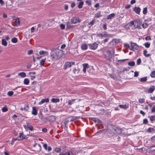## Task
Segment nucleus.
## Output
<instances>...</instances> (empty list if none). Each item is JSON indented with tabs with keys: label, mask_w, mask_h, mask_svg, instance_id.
Returning <instances> with one entry per match:
<instances>
[{
	"label": "nucleus",
	"mask_w": 155,
	"mask_h": 155,
	"mask_svg": "<svg viewBox=\"0 0 155 155\" xmlns=\"http://www.w3.org/2000/svg\"><path fill=\"white\" fill-rule=\"evenodd\" d=\"M18 75L21 78H24L26 76V73L24 72H20L18 74Z\"/></svg>",
	"instance_id": "4be33fe9"
},
{
	"label": "nucleus",
	"mask_w": 155,
	"mask_h": 155,
	"mask_svg": "<svg viewBox=\"0 0 155 155\" xmlns=\"http://www.w3.org/2000/svg\"><path fill=\"white\" fill-rule=\"evenodd\" d=\"M60 27L63 30L65 29V25H64L63 24H61L60 25Z\"/></svg>",
	"instance_id": "37998d69"
},
{
	"label": "nucleus",
	"mask_w": 155,
	"mask_h": 155,
	"mask_svg": "<svg viewBox=\"0 0 155 155\" xmlns=\"http://www.w3.org/2000/svg\"><path fill=\"white\" fill-rule=\"evenodd\" d=\"M76 100V99H72L71 100H68L67 101L68 105H71L74 104Z\"/></svg>",
	"instance_id": "f3484780"
},
{
	"label": "nucleus",
	"mask_w": 155,
	"mask_h": 155,
	"mask_svg": "<svg viewBox=\"0 0 155 155\" xmlns=\"http://www.w3.org/2000/svg\"><path fill=\"white\" fill-rule=\"evenodd\" d=\"M74 62H66L64 65V68L66 70L68 68L71 67L74 64Z\"/></svg>",
	"instance_id": "423d86ee"
},
{
	"label": "nucleus",
	"mask_w": 155,
	"mask_h": 155,
	"mask_svg": "<svg viewBox=\"0 0 155 155\" xmlns=\"http://www.w3.org/2000/svg\"><path fill=\"white\" fill-rule=\"evenodd\" d=\"M39 54L40 55H43L45 54L46 55L48 54V53L47 51H45L43 50H41L39 52Z\"/></svg>",
	"instance_id": "393cba45"
},
{
	"label": "nucleus",
	"mask_w": 155,
	"mask_h": 155,
	"mask_svg": "<svg viewBox=\"0 0 155 155\" xmlns=\"http://www.w3.org/2000/svg\"><path fill=\"white\" fill-rule=\"evenodd\" d=\"M150 76L151 77L153 78L155 77V71H154L152 72L150 74Z\"/></svg>",
	"instance_id": "3c124183"
},
{
	"label": "nucleus",
	"mask_w": 155,
	"mask_h": 155,
	"mask_svg": "<svg viewBox=\"0 0 155 155\" xmlns=\"http://www.w3.org/2000/svg\"><path fill=\"white\" fill-rule=\"evenodd\" d=\"M88 48V45L86 44H83L81 45V49L83 50H86Z\"/></svg>",
	"instance_id": "aec40b11"
},
{
	"label": "nucleus",
	"mask_w": 155,
	"mask_h": 155,
	"mask_svg": "<svg viewBox=\"0 0 155 155\" xmlns=\"http://www.w3.org/2000/svg\"><path fill=\"white\" fill-rule=\"evenodd\" d=\"M148 123V120L147 119H144L143 120V123L146 124Z\"/></svg>",
	"instance_id": "774afa93"
},
{
	"label": "nucleus",
	"mask_w": 155,
	"mask_h": 155,
	"mask_svg": "<svg viewBox=\"0 0 155 155\" xmlns=\"http://www.w3.org/2000/svg\"><path fill=\"white\" fill-rule=\"evenodd\" d=\"M88 45L90 49L94 50L97 48L98 44L96 42H94L93 43L90 44H88Z\"/></svg>",
	"instance_id": "39448f33"
},
{
	"label": "nucleus",
	"mask_w": 155,
	"mask_h": 155,
	"mask_svg": "<svg viewBox=\"0 0 155 155\" xmlns=\"http://www.w3.org/2000/svg\"><path fill=\"white\" fill-rule=\"evenodd\" d=\"M51 50L52 52V53H51V54H53L54 56H56V52L53 51V49H51Z\"/></svg>",
	"instance_id": "052dcab7"
},
{
	"label": "nucleus",
	"mask_w": 155,
	"mask_h": 155,
	"mask_svg": "<svg viewBox=\"0 0 155 155\" xmlns=\"http://www.w3.org/2000/svg\"><path fill=\"white\" fill-rule=\"evenodd\" d=\"M141 62V60L140 58L138 59L137 61V65H139Z\"/></svg>",
	"instance_id": "5fc2aeb1"
},
{
	"label": "nucleus",
	"mask_w": 155,
	"mask_h": 155,
	"mask_svg": "<svg viewBox=\"0 0 155 155\" xmlns=\"http://www.w3.org/2000/svg\"><path fill=\"white\" fill-rule=\"evenodd\" d=\"M148 24L146 23H144L142 24V26L143 28H146L148 26Z\"/></svg>",
	"instance_id": "cd10ccee"
},
{
	"label": "nucleus",
	"mask_w": 155,
	"mask_h": 155,
	"mask_svg": "<svg viewBox=\"0 0 155 155\" xmlns=\"http://www.w3.org/2000/svg\"><path fill=\"white\" fill-rule=\"evenodd\" d=\"M145 39L146 40H151V38L150 36H147L145 38Z\"/></svg>",
	"instance_id": "e2e57ef3"
},
{
	"label": "nucleus",
	"mask_w": 155,
	"mask_h": 155,
	"mask_svg": "<svg viewBox=\"0 0 155 155\" xmlns=\"http://www.w3.org/2000/svg\"><path fill=\"white\" fill-rule=\"evenodd\" d=\"M23 140V137H22V133H20L18 137L15 139H14V140Z\"/></svg>",
	"instance_id": "412c9836"
},
{
	"label": "nucleus",
	"mask_w": 155,
	"mask_h": 155,
	"mask_svg": "<svg viewBox=\"0 0 155 155\" xmlns=\"http://www.w3.org/2000/svg\"><path fill=\"white\" fill-rule=\"evenodd\" d=\"M69 121L68 120H65L64 121L63 123L65 126H66L68 124V123Z\"/></svg>",
	"instance_id": "864d4df0"
},
{
	"label": "nucleus",
	"mask_w": 155,
	"mask_h": 155,
	"mask_svg": "<svg viewBox=\"0 0 155 155\" xmlns=\"http://www.w3.org/2000/svg\"><path fill=\"white\" fill-rule=\"evenodd\" d=\"M155 89V86H151L149 88H146L144 89V91L147 93H152Z\"/></svg>",
	"instance_id": "7ed1b4c3"
},
{
	"label": "nucleus",
	"mask_w": 155,
	"mask_h": 155,
	"mask_svg": "<svg viewBox=\"0 0 155 155\" xmlns=\"http://www.w3.org/2000/svg\"><path fill=\"white\" fill-rule=\"evenodd\" d=\"M61 149L58 147H56L54 150V151L57 153H59L61 151Z\"/></svg>",
	"instance_id": "4c0bfd02"
},
{
	"label": "nucleus",
	"mask_w": 155,
	"mask_h": 155,
	"mask_svg": "<svg viewBox=\"0 0 155 155\" xmlns=\"http://www.w3.org/2000/svg\"><path fill=\"white\" fill-rule=\"evenodd\" d=\"M47 120L49 122H54L56 120V116L54 115H51L48 117Z\"/></svg>",
	"instance_id": "6e6552de"
},
{
	"label": "nucleus",
	"mask_w": 155,
	"mask_h": 155,
	"mask_svg": "<svg viewBox=\"0 0 155 155\" xmlns=\"http://www.w3.org/2000/svg\"><path fill=\"white\" fill-rule=\"evenodd\" d=\"M120 40L118 39H113L110 43L112 44L113 45H116L120 42Z\"/></svg>",
	"instance_id": "ddd939ff"
},
{
	"label": "nucleus",
	"mask_w": 155,
	"mask_h": 155,
	"mask_svg": "<svg viewBox=\"0 0 155 155\" xmlns=\"http://www.w3.org/2000/svg\"><path fill=\"white\" fill-rule=\"evenodd\" d=\"M53 51L56 52V56H54L53 54L51 55V57L53 59L57 60L60 58L63 55V51L57 49H53Z\"/></svg>",
	"instance_id": "f257e3e1"
},
{
	"label": "nucleus",
	"mask_w": 155,
	"mask_h": 155,
	"mask_svg": "<svg viewBox=\"0 0 155 155\" xmlns=\"http://www.w3.org/2000/svg\"><path fill=\"white\" fill-rule=\"evenodd\" d=\"M84 5V2H79L78 7L79 8H82L83 6Z\"/></svg>",
	"instance_id": "72a5a7b5"
},
{
	"label": "nucleus",
	"mask_w": 155,
	"mask_h": 155,
	"mask_svg": "<svg viewBox=\"0 0 155 155\" xmlns=\"http://www.w3.org/2000/svg\"><path fill=\"white\" fill-rule=\"evenodd\" d=\"M134 21L136 26V28L138 29L141 28L140 25L141 22L140 20H134Z\"/></svg>",
	"instance_id": "0eeeda50"
},
{
	"label": "nucleus",
	"mask_w": 155,
	"mask_h": 155,
	"mask_svg": "<svg viewBox=\"0 0 155 155\" xmlns=\"http://www.w3.org/2000/svg\"><path fill=\"white\" fill-rule=\"evenodd\" d=\"M103 28L104 30H106L107 29V24L106 23L104 24L103 25Z\"/></svg>",
	"instance_id": "13d9d810"
},
{
	"label": "nucleus",
	"mask_w": 155,
	"mask_h": 155,
	"mask_svg": "<svg viewBox=\"0 0 155 155\" xmlns=\"http://www.w3.org/2000/svg\"><path fill=\"white\" fill-rule=\"evenodd\" d=\"M15 22L17 25H19L20 23L19 20L18 18H17L15 19Z\"/></svg>",
	"instance_id": "8fccbe9b"
},
{
	"label": "nucleus",
	"mask_w": 155,
	"mask_h": 155,
	"mask_svg": "<svg viewBox=\"0 0 155 155\" xmlns=\"http://www.w3.org/2000/svg\"><path fill=\"white\" fill-rule=\"evenodd\" d=\"M83 68H89V65L88 64L85 63L83 64Z\"/></svg>",
	"instance_id": "58836bf2"
},
{
	"label": "nucleus",
	"mask_w": 155,
	"mask_h": 155,
	"mask_svg": "<svg viewBox=\"0 0 155 155\" xmlns=\"http://www.w3.org/2000/svg\"><path fill=\"white\" fill-rule=\"evenodd\" d=\"M128 60V59H122V60H119L118 61V62H119V63H121V62H124L125 61L127 60Z\"/></svg>",
	"instance_id": "bf43d9fd"
},
{
	"label": "nucleus",
	"mask_w": 155,
	"mask_h": 155,
	"mask_svg": "<svg viewBox=\"0 0 155 155\" xmlns=\"http://www.w3.org/2000/svg\"><path fill=\"white\" fill-rule=\"evenodd\" d=\"M60 100L59 98H52L51 101L53 103H56L59 102Z\"/></svg>",
	"instance_id": "bb28decb"
},
{
	"label": "nucleus",
	"mask_w": 155,
	"mask_h": 155,
	"mask_svg": "<svg viewBox=\"0 0 155 155\" xmlns=\"http://www.w3.org/2000/svg\"><path fill=\"white\" fill-rule=\"evenodd\" d=\"M24 127L25 129H28L30 130H32L33 129V127L28 123H27L24 126Z\"/></svg>",
	"instance_id": "9b49d317"
},
{
	"label": "nucleus",
	"mask_w": 155,
	"mask_h": 155,
	"mask_svg": "<svg viewBox=\"0 0 155 155\" xmlns=\"http://www.w3.org/2000/svg\"><path fill=\"white\" fill-rule=\"evenodd\" d=\"M46 61L45 58L41 60L40 62V64L41 66H44V64Z\"/></svg>",
	"instance_id": "c85d7f7f"
},
{
	"label": "nucleus",
	"mask_w": 155,
	"mask_h": 155,
	"mask_svg": "<svg viewBox=\"0 0 155 155\" xmlns=\"http://www.w3.org/2000/svg\"><path fill=\"white\" fill-rule=\"evenodd\" d=\"M150 119L151 121H153L155 120V116H152L150 117Z\"/></svg>",
	"instance_id": "a19ab883"
},
{
	"label": "nucleus",
	"mask_w": 155,
	"mask_h": 155,
	"mask_svg": "<svg viewBox=\"0 0 155 155\" xmlns=\"http://www.w3.org/2000/svg\"><path fill=\"white\" fill-rule=\"evenodd\" d=\"M141 9L139 7H135L133 9V11L136 13L139 14L140 13Z\"/></svg>",
	"instance_id": "2eb2a0df"
},
{
	"label": "nucleus",
	"mask_w": 155,
	"mask_h": 155,
	"mask_svg": "<svg viewBox=\"0 0 155 155\" xmlns=\"http://www.w3.org/2000/svg\"><path fill=\"white\" fill-rule=\"evenodd\" d=\"M147 50L145 49L143 51V54L144 56L146 57H148L150 56V54H147Z\"/></svg>",
	"instance_id": "5701e85b"
},
{
	"label": "nucleus",
	"mask_w": 155,
	"mask_h": 155,
	"mask_svg": "<svg viewBox=\"0 0 155 155\" xmlns=\"http://www.w3.org/2000/svg\"><path fill=\"white\" fill-rule=\"evenodd\" d=\"M147 80V77H144L140 78L139 80L141 82H145Z\"/></svg>",
	"instance_id": "7c9ffc66"
},
{
	"label": "nucleus",
	"mask_w": 155,
	"mask_h": 155,
	"mask_svg": "<svg viewBox=\"0 0 155 155\" xmlns=\"http://www.w3.org/2000/svg\"><path fill=\"white\" fill-rule=\"evenodd\" d=\"M2 44L5 46H6L7 45V42L6 41L5 39H3L2 40Z\"/></svg>",
	"instance_id": "c756f323"
},
{
	"label": "nucleus",
	"mask_w": 155,
	"mask_h": 155,
	"mask_svg": "<svg viewBox=\"0 0 155 155\" xmlns=\"http://www.w3.org/2000/svg\"><path fill=\"white\" fill-rule=\"evenodd\" d=\"M127 25L130 29H134L137 28L134 21H131Z\"/></svg>",
	"instance_id": "20e7f679"
},
{
	"label": "nucleus",
	"mask_w": 155,
	"mask_h": 155,
	"mask_svg": "<svg viewBox=\"0 0 155 155\" xmlns=\"http://www.w3.org/2000/svg\"><path fill=\"white\" fill-rule=\"evenodd\" d=\"M130 45L131 48H130V50L134 51L135 50H137L139 48V45L136 43L130 42Z\"/></svg>",
	"instance_id": "f03ea898"
},
{
	"label": "nucleus",
	"mask_w": 155,
	"mask_h": 155,
	"mask_svg": "<svg viewBox=\"0 0 155 155\" xmlns=\"http://www.w3.org/2000/svg\"><path fill=\"white\" fill-rule=\"evenodd\" d=\"M115 16L114 13L111 14L107 16V19H110L114 17Z\"/></svg>",
	"instance_id": "b1692460"
},
{
	"label": "nucleus",
	"mask_w": 155,
	"mask_h": 155,
	"mask_svg": "<svg viewBox=\"0 0 155 155\" xmlns=\"http://www.w3.org/2000/svg\"><path fill=\"white\" fill-rule=\"evenodd\" d=\"M95 21L92 20L88 24V25H91V26L94 25Z\"/></svg>",
	"instance_id": "6e6d98bb"
},
{
	"label": "nucleus",
	"mask_w": 155,
	"mask_h": 155,
	"mask_svg": "<svg viewBox=\"0 0 155 155\" xmlns=\"http://www.w3.org/2000/svg\"><path fill=\"white\" fill-rule=\"evenodd\" d=\"M71 21L73 24H75L78 22V20L75 18H73L71 19Z\"/></svg>",
	"instance_id": "a211bd4d"
},
{
	"label": "nucleus",
	"mask_w": 155,
	"mask_h": 155,
	"mask_svg": "<svg viewBox=\"0 0 155 155\" xmlns=\"http://www.w3.org/2000/svg\"><path fill=\"white\" fill-rule=\"evenodd\" d=\"M51 50L52 52V53H51V54H53L54 56H56V52L53 51V49H51Z\"/></svg>",
	"instance_id": "680f3d73"
},
{
	"label": "nucleus",
	"mask_w": 155,
	"mask_h": 155,
	"mask_svg": "<svg viewBox=\"0 0 155 155\" xmlns=\"http://www.w3.org/2000/svg\"><path fill=\"white\" fill-rule=\"evenodd\" d=\"M124 47L127 49L130 48V47L129 45L128 44H125L124 45Z\"/></svg>",
	"instance_id": "49530a36"
},
{
	"label": "nucleus",
	"mask_w": 155,
	"mask_h": 155,
	"mask_svg": "<svg viewBox=\"0 0 155 155\" xmlns=\"http://www.w3.org/2000/svg\"><path fill=\"white\" fill-rule=\"evenodd\" d=\"M86 4H87L89 5H91V2L90 0H87L86 2Z\"/></svg>",
	"instance_id": "603ef678"
},
{
	"label": "nucleus",
	"mask_w": 155,
	"mask_h": 155,
	"mask_svg": "<svg viewBox=\"0 0 155 155\" xmlns=\"http://www.w3.org/2000/svg\"><path fill=\"white\" fill-rule=\"evenodd\" d=\"M59 155H74L72 152L69 151L64 153H61Z\"/></svg>",
	"instance_id": "a878e982"
},
{
	"label": "nucleus",
	"mask_w": 155,
	"mask_h": 155,
	"mask_svg": "<svg viewBox=\"0 0 155 155\" xmlns=\"http://www.w3.org/2000/svg\"><path fill=\"white\" fill-rule=\"evenodd\" d=\"M37 113L38 112L36 107H33L31 112L32 114L34 115H37Z\"/></svg>",
	"instance_id": "dca6fc26"
},
{
	"label": "nucleus",
	"mask_w": 155,
	"mask_h": 155,
	"mask_svg": "<svg viewBox=\"0 0 155 155\" xmlns=\"http://www.w3.org/2000/svg\"><path fill=\"white\" fill-rule=\"evenodd\" d=\"M35 146H37L39 148L38 150L40 151L41 150V147L39 144L36 143L35 145H34V146L35 147Z\"/></svg>",
	"instance_id": "a18cd8bd"
},
{
	"label": "nucleus",
	"mask_w": 155,
	"mask_h": 155,
	"mask_svg": "<svg viewBox=\"0 0 155 155\" xmlns=\"http://www.w3.org/2000/svg\"><path fill=\"white\" fill-rule=\"evenodd\" d=\"M151 112H155V105H154L152 107V109L151 110Z\"/></svg>",
	"instance_id": "0e129e2a"
},
{
	"label": "nucleus",
	"mask_w": 155,
	"mask_h": 155,
	"mask_svg": "<svg viewBox=\"0 0 155 155\" xmlns=\"http://www.w3.org/2000/svg\"><path fill=\"white\" fill-rule=\"evenodd\" d=\"M107 52L108 53L109 56V60H110V59L112 58V54L109 51H108Z\"/></svg>",
	"instance_id": "79ce46f5"
},
{
	"label": "nucleus",
	"mask_w": 155,
	"mask_h": 155,
	"mask_svg": "<svg viewBox=\"0 0 155 155\" xmlns=\"http://www.w3.org/2000/svg\"><path fill=\"white\" fill-rule=\"evenodd\" d=\"M18 41V39L16 38H13L11 39V41L13 43H16Z\"/></svg>",
	"instance_id": "c9c22d12"
},
{
	"label": "nucleus",
	"mask_w": 155,
	"mask_h": 155,
	"mask_svg": "<svg viewBox=\"0 0 155 155\" xmlns=\"http://www.w3.org/2000/svg\"><path fill=\"white\" fill-rule=\"evenodd\" d=\"M143 14L145 15L146 14L147 12V8H143Z\"/></svg>",
	"instance_id": "de8ad7c7"
},
{
	"label": "nucleus",
	"mask_w": 155,
	"mask_h": 155,
	"mask_svg": "<svg viewBox=\"0 0 155 155\" xmlns=\"http://www.w3.org/2000/svg\"><path fill=\"white\" fill-rule=\"evenodd\" d=\"M24 110L28 111L29 110V107L28 105H25L23 107Z\"/></svg>",
	"instance_id": "c03bdc74"
},
{
	"label": "nucleus",
	"mask_w": 155,
	"mask_h": 155,
	"mask_svg": "<svg viewBox=\"0 0 155 155\" xmlns=\"http://www.w3.org/2000/svg\"><path fill=\"white\" fill-rule=\"evenodd\" d=\"M108 35L107 34V32H104L102 33H100L97 34V36L98 37H107Z\"/></svg>",
	"instance_id": "9d476101"
},
{
	"label": "nucleus",
	"mask_w": 155,
	"mask_h": 155,
	"mask_svg": "<svg viewBox=\"0 0 155 155\" xmlns=\"http://www.w3.org/2000/svg\"><path fill=\"white\" fill-rule=\"evenodd\" d=\"M102 15L101 14V12L99 11L97 12V13L94 14V17L98 18L100 17H101Z\"/></svg>",
	"instance_id": "6ab92c4d"
},
{
	"label": "nucleus",
	"mask_w": 155,
	"mask_h": 155,
	"mask_svg": "<svg viewBox=\"0 0 155 155\" xmlns=\"http://www.w3.org/2000/svg\"><path fill=\"white\" fill-rule=\"evenodd\" d=\"M43 144V148L46 150H47L49 152L51 150V147L49 146L48 147V146L47 144L45 143H41Z\"/></svg>",
	"instance_id": "1a4fd4ad"
},
{
	"label": "nucleus",
	"mask_w": 155,
	"mask_h": 155,
	"mask_svg": "<svg viewBox=\"0 0 155 155\" xmlns=\"http://www.w3.org/2000/svg\"><path fill=\"white\" fill-rule=\"evenodd\" d=\"M153 130V129L152 128H149L147 129V131L148 132H152Z\"/></svg>",
	"instance_id": "4d7b16f0"
},
{
	"label": "nucleus",
	"mask_w": 155,
	"mask_h": 155,
	"mask_svg": "<svg viewBox=\"0 0 155 155\" xmlns=\"http://www.w3.org/2000/svg\"><path fill=\"white\" fill-rule=\"evenodd\" d=\"M135 64V63L134 61H132L131 62H130L128 63V65L129 66H133Z\"/></svg>",
	"instance_id": "e433bc0d"
},
{
	"label": "nucleus",
	"mask_w": 155,
	"mask_h": 155,
	"mask_svg": "<svg viewBox=\"0 0 155 155\" xmlns=\"http://www.w3.org/2000/svg\"><path fill=\"white\" fill-rule=\"evenodd\" d=\"M49 102L48 98H45L42 99L41 101L38 103V104L41 105L45 103H48Z\"/></svg>",
	"instance_id": "f8f14e48"
},
{
	"label": "nucleus",
	"mask_w": 155,
	"mask_h": 155,
	"mask_svg": "<svg viewBox=\"0 0 155 155\" xmlns=\"http://www.w3.org/2000/svg\"><path fill=\"white\" fill-rule=\"evenodd\" d=\"M14 92L12 91H8L7 93L8 96H11L13 94Z\"/></svg>",
	"instance_id": "09e8293b"
},
{
	"label": "nucleus",
	"mask_w": 155,
	"mask_h": 155,
	"mask_svg": "<svg viewBox=\"0 0 155 155\" xmlns=\"http://www.w3.org/2000/svg\"><path fill=\"white\" fill-rule=\"evenodd\" d=\"M119 106L121 108L126 109L128 108L129 104H126L124 105L119 104Z\"/></svg>",
	"instance_id": "4468645a"
},
{
	"label": "nucleus",
	"mask_w": 155,
	"mask_h": 155,
	"mask_svg": "<svg viewBox=\"0 0 155 155\" xmlns=\"http://www.w3.org/2000/svg\"><path fill=\"white\" fill-rule=\"evenodd\" d=\"M138 73L137 71H135L134 73V77H137L138 75Z\"/></svg>",
	"instance_id": "69168bd1"
},
{
	"label": "nucleus",
	"mask_w": 155,
	"mask_h": 155,
	"mask_svg": "<svg viewBox=\"0 0 155 155\" xmlns=\"http://www.w3.org/2000/svg\"><path fill=\"white\" fill-rule=\"evenodd\" d=\"M150 43L148 42H146L144 44V45L147 48H149L150 46Z\"/></svg>",
	"instance_id": "2f4dec72"
},
{
	"label": "nucleus",
	"mask_w": 155,
	"mask_h": 155,
	"mask_svg": "<svg viewBox=\"0 0 155 155\" xmlns=\"http://www.w3.org/2000/svg\"><path fill=\"white\" fill-rule=\"evenodd\" d=\"M138 101L140 103L142 104L145 102V99L143 98L139 99L138 100Z\"/></svg>",
	"instance_id": "ea45409f"
},
{
	"label": "nucleus",
	"mask_w": 155,
	"mask_h": 155,
	"mask_svg": "<svg viewBox=\"0 0 155 155\" xmlns=\"http://www.w3.org/2000/svg\"><path fill=\"white\" fill-rule=\"evenodd\" d=\"M29 81L28 78H25L24 80V84H25L28 85L29 83Z\"/></svg>",
	"instance_id": "473e14b6"
},
{
	"label": "nucleus",
	"mask_w": 155,
	"mask_h": 155,
	"mask_svg": "<svg viewBox=\"0 0 155 155\" xmlns=\"http://www.w3.org/2000/svg\"><path fill=\"white\" fill-rule=\"evenodd\" d=\"M2 110L3 112H6L8 111V109L6 107V106H5L2 108Z\"/></svg>",
	"instance_id": "f704fd0d"
},
{
	"label": "nucleus",
	"mask_w": 155,
	"mask_h": 155,
	"mask_svg": "<svg viewBox=\"0 0 155 155\" xmlns=\"http://www.w3.org/2000/svg\"><path fill=\"white\" fill-rule=\"evenodd\" d=\"M91 120L94 122L96 123L97 118L94 117H92Z\"/></svg>",
	"instance_id": "338daca9"
}]
</instances>
